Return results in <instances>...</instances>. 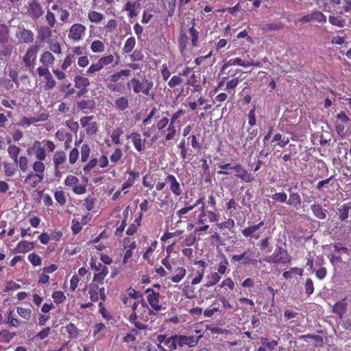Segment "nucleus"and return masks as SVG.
<instances>
[{
	"label": "nucleus",
	"instance_id": "cd10ccee",
	"mask_svg": "<svg viewBox=\"0 0 351 351\" xmlns=\"http://www.w3.org/2000/svg\"><path fill=\"white\" fill-rule=\"evenodd\" d=\"M126 173L129 175L128 178L125 181L121 186V190H125L132 186L135 181L138 179L140 173L138 171H134L131 169H128Z\"/></svg>",
	"mask_w": 351,
	"mask_h": 351
},
{
	"label": "nucleus",
	"instance_id": "7c9ffc66",
	"mask_svg": "<svg viewBox=\"0 0 351 351\" xmlns=\"http://www.w3.org/2000/svg\"><path fill=\"white\" fill-rule=\"evenodd\" d=\"M10 40V27L4 24H0V44L5 45L9 43Z\"/></svg>",
	"mask_w": 351,
	"mask_h": 351
},
{
	"label": "nucleus",
	"instance_id": "4c0bfd02",
	"mask_svg": "<svg viewBox=\"0 0 351 351\" xmlns=\"http://www.w3.org/2000/svg\"><path fill=\"white\" fill-rule=\"evenodd\" d=\"M114 107L121 111L126 110L129 107V99L127 96L119 97L114 100Z\"/></svg>",
	"mask_w": 351,
	"mask_h": 351
},
{
	"label": "nucleus",
	"instance_id": "a18cd8bd",
	"mask_svg": "<svg viewBox=\"0 0 351 351\" xmlns=\"http://www.w3.org/2000/svg\"><path fill=\"white\" fill-rule=\"evenodd\" d=\"M3 166L4 168V174L7 177L13 176L17 171V167L15 163L12 164L9 162L5 161L3 162Z\"/></svg>",
	"mask_w": 351,
	"mask_h": 351
},
{
	"label": "nucleus",
	"instance_id": "0e129e2a",
	"mask_svg": "<svg viewBox=\"0 0 351 351\" xmlns=\"http://www.w3.org/2000/svg\"><path fill=\"white\" fill-rule=\"evenodd\" d=\"M77 108L80 110L92 109L94 108V101L93 100H82L77 102Z\"/></svg>",
	"mask_w": 351,
	"mask_h": 351
},
{
	"label": "nucleus",
	"instance_id": "864d4df0",
	"mask_svg": "<svg viewBox=\"0 0 351 351\" xmlns=\"http://www.w3.org/2000/svg\"><path fill=\"white\" fill-rule=\"evenodd\" d=\"M21 148L16 145H10L8 147V153L13 161L16 160L21 152Z\"/></svg>",
	"mask_w": 351,
	"mask_h": 351
},
{
	"label": "nucleus",
	"instance_id": "473e14b6",
	"mask_svg": "<svg viewBox=\"0 0 351 351\" xmlns=\"http://www.w3.org/2000/svg\"><path fill=\"white\" fill-rule=\"evenodd\" d=\"M165 133V139L166 141L173 140L178 134L176 123L169 122L167 129L163 130L162 134Z\"/></svg>",
	"mask_w": 351,
	"mask_h": 351
},
{
	"label": "nucleus",
	"instance_id": "774afa93",
	"mask_svg": "<svg viewBox=\"0 0 351 351\" xmlns=\"http://www.w3.org/2000/svg\"><path fill=\"white\" fill-rule=\"evenodd\" d=\"M51 297L53 302L57 304L64 302L66 300V296L62 291H54L52 293Z\"/></svg>",
	"mask_w": 351,
	"mask_h": 351
},
{
	"label": "nucleus",
	"instance_id": "b1692460",
	"mask_svg": "<svg viewBox=\"0 0 351 351\" xmlns=\"http://www.w3.org/2000/svg\"><path fill=\"white\" fill-rule=\"evenodd\" d=\"M28 12L33 19H38L43 14L42 6L37 0H32L29 3Z\"/></svg>",
	"mask_w": 351,
	"mask_h": 351
},
{
	"label": "nucleus",
	"instance_id": "680f3d73",
	"mask_svg": "<svg viewBox=\"0 0 351 351\" xmlns=\"http://www.w3.org/2000/svg\"><path fill=\"white\" fill-rule=\"evenodd\" d=\"M66 330L71 339H75L78 337L79 330L73 323H69L66 326Z\"/></svg>",
	"mask_w": 351,
	"mask_h": 351
},
{
	"label": "nucleus",
	"instance_id": "13d9d810",
	"mask_svg": "<svg viewBox=\"0 0 351 351\" xmlns=\"http://www.w3.org/2000/svg\"><path fill=\"white\" fill-rule=\"evenodd\" d=\"M99 287L95 284H90L88 293L90 294V299L91 302H97L99 300L98 293Z\"/></svg>",
	"mask_w": 351,
	"mask_h": 351
},
{
	"label": "nucleus",
	"instance_id": "9b49d317",
	"mask_svg": "<svg viewBox=\"0 0 351 351\" xmlns=\"http://www.w3.org/2000/svg\"><path fill=\"white\" fill-rule=\"evenodd\" d=\"M64 185L68 187H71L73 192L77 195H82L86 191V185L79 184V179L73 175L66 176L64 180Z\"/></svg>",
	"mask_w": 351,
	"mask_h": 351
},
{
	"label": "nucleus",
	"instance_id": "ddd939ff",
	"mask_svg": "<svg viewBox=\"0 0 351 351\" xmlns=\"http://www.w3.org/2000/svg\"><path fill=\"white\" fill-rule=\"evenodd\" d=\"M93 119L94 116L90 115L82 117L80 120L81 126L86 129V134L90 136L96 134L98 130L97 123Z\"/></svg>",
	"mask_w": 351,
	"mask_h": 351
},
{
	"label": "nucleus",
	"instance_id": "49530a36",
	"mask_svg": "<svg viewBox=\"0 0 351 351\" xmlns=\"http://www.w3.org/2000/svg\"><path fill=\"white\" fill-rule=\"evenodd\" d=\"M189 42V37L186 35V30H184L183 29L180 31V36L178 38V44L180 51H184L187 47V44Z\"/></svg>",
	"mask_w": 351,
	"mask_h": 351
},
{
	"label": "nucleus",
	"instance_id": "5701e85b",
	"mask_svg": "<svg viewBox=\"0 0 351 351\" xmlns=\"http://www.w3.org/2000/svg\"><path fill=\"white\" fill-rule=\"evenodd\" d=\"M177 148L180 151V158L183 161L186 159L191 160L190 156H191L192 150L189 148V143L185 138L180 140L179 143L177 145Z\"/></svg>",
	"mask_w": 351,
	"mask_h": 351
},
{
	"label": "nucleus",
	"instance_id": "e433bc0d",
	"mask_svg": "<svg viewBox=\"0 0 351 351\" xmlns=\"http://www.w3.org/2000/svg\"><path fill=\"white\" fill-rule=\"evenodd\" d=\"M311 210L313 215L319 219H326L327 210L324 209L320 204H312L311 206Z\"/></svg>",
	"mask_w": 351,
	"mask_h": 351
},
{
	"label": "nucleus",
	"instance_id": "72a5a7b5",
	"mask_svg": "<svg viewBox=\"0 0 351 351\" xmlns=\"http://www.w3.org/2000/svg\"><path fill=\"white\" fill-rule=\"evenodd\" d=\"M55 60L53 55L48 51H44L40 58V62L45 66H52L55 62Z\"/></svg>",
	"mask_w": 351,
	"mask_h": 351
},
{
	"label": "nucleus",
	"instance_id": "ea45409f",
	"mask_svg": "<svg viewBox=\"0 0 351 351\" xmlns=\"http://www.w3.org/2000/svg\"><path fill=\"white\" fill-rule=\"evenodd\" d=\"M88 19L93 23H100L104 19V15L99 12L91 10L88 13Z\"/></svg>",
	"mask_w": 351,
	"mask_h": 351
},
{
	"label": "nucleus",
	"instance_id": "393cba45",
	"mask_svg": "<svg viewBox=\"0 0 351 351\" xmlns=\"http://www.w3.org/2000/svg\"><path fill=\"white\" fill-rule=\"evenodd\" d=\"M291 190V188H289L287 190L289 193V199H287V204L298 210L301 207V197L298 193L292 192Z\"/></svg>",
	"mask_w": 351,
	"mask_h": 351
},
{
	"label": "nucleus",
	"instance_id": "09e8293b",
	"mask_svg": "<svg viewBox=\"0 0 351 351\" xmlns=\"http://www.w3.org/2000/svg\"><path fill=\"white\" fill-rule=\"evenodd\" d=\"M206 278H207V282L204 286L206 287H210L214 286L216 284H217L221 280V276H220V275H219L218 273L213 272V273H211L210 274L208 275Z\"/></svg>",
	"mask_w": 351,
	"mask_h": 351
},
{
	"label": "nucleus",
	"instance_id": "39448f33",
	"mask_svg": "<svg viewBox=\"0 0 351 351\" xmlns=\"http://www.w3.org/2000/svg\"><path fill=\"white\" fill-rule=\"evenodd\" d=\"M335 118L336 121L335 125L336 132L341 137H345L350 133V120L343 111L337 113Z\"/></svg>",
	"mask_w": 351,
	"mask_h": 351
},
{
	"label": "nucleus",
	"instance_id": "a19ab883",
	"mask_svg": "<svg viewBox=\"0 0 351 351\" xmlns=\"http://www.w3.org/2000/svg\"><path fill=\"white\" fill-rule=\"evenodd\" d=\"M303 269L299 267H291L289 270L285 271L282 274L285 279L289 280L293 278L295 276H302Z\"/></svg>",
	"mask_w": 351,
	"mask_h": 351
},
{
	"label": "nucleus",
	"instance_id": "c03bdc74",
	"mask_svg": "<svg viewBox=\"0 0 351 351\" xmlns=\"http://www.w3.org/2000/svg\"><path fill=\"white\" fill-rule=\"evenodd\" d=\"M74 84L75 87L77 88H88L90 85L89 80L82 75H76L74 77Z\"/></svg>",
	"mask_w": 351,
	"mask_h": 351
},
{
	"label": "nucleus",
	"instance_id": "c9c22d12",
	"mask_svg": "<svg viewBox=\"0 0 351 351\" xmlns=\"http://www.w3.org/2000/svg\"><path fill=\"white\" fill-rule=\"evenodd\" d=\"M66 160V154L62 150L57 151L53 156V162L54 167H60L61 165L64 163Z\"/></svg>",
	"mask_w": 351,
	"mask_h": 351
},
{
	"label": "nucleus",
	"instance_id": "69168bd1",
	"mask_svg": "<svg viewBox=\"0 0 351 351\" xmlns=\"http://www.w3.org/2000/svg\"><path fill=\"white\" fill-rule=\"evenodd\" d=\"M271 198L274 202L287 204V195L284 191L276 193L271 195Z\"/></svg>",
	"mask_w": 351,
	"mask_h": 351
},
{
	"label": "nucleus",
	"instance_id": "de8ad7c7",
	"mask_svg": "<svg viewBox=\"0 0 351 351\" xmlns=\"http://www.w3.org/2000/svg\"><path fill=\"white\" fill-rule=\"evenodd\" d=\"M14 162L16 167L18 166L19 167L22 172L25 173L28 171V159L26 156H22L19 157Z\"/></svg>",
	"mask_w": 351,
	"mask_h": 351
},
{
	"label": "nucleus",
	"instance_id": "f257e3e1",
	"mask_svg": "<svg viewBox=\"0 0 351 351\" xmlns=\"http://www.w3.org/2000/svg\"><path fill=\"white\" fill-rule=\"evenodd\" d=\"M148 304L145 302L143 295H141V300L139 299L134 301L132 306L124 311L125 316L130 323L134 324L136 329H132V332L136 335L138 330H145L148 325L145 324L147 317L145 315Z\"/></svg>",
	"mask_w": 351,
	"mask_h": 351
},
{
	"label": "nucleus",
	"instance_id": "423d86ee",
	"mask_svg": "<svg viewBox=\"0 0 351 351\" xmlns=\"http://www.w3.org/2000/svg\"><path fill=\"white\" fill-rule=\"evenodd\" d=\"M157 348L160 351H174L177 349L176 335H159L156 337Z\"/></svg>",
	"mask_w": 351,
	"mask_h": 351
},
{
	"label": "nucleus",
	"instance_id": "bf43d9fd",
	"mask_svg": "<svg viewBox=\"0 0 351 351\" xmlns=\"http://www.w3.org/2000/svg\"><path fill=\"white\" fill-rule=\"evenodd\" d=\"M136 45V40L134 37H130L125 43L123 51L125 53H130L134 48Z\"/></svg>",
	"mask_w": 351,
	"mask_h": 351
},
{
	"label": "nucleus",
	"instance_id": "aec40b11",
	"mask_svg": "<svg viewBox=\"0 0 351 351\" xmlns=\"http://www.w3.org/2000/svg\"><path fill=\"white\" fill-rule=\"evenodd\" d=\"M265 224L264 221H260L258 224L250 226L241 230V233L245 238H251L258 239L261 237V234L257 231Z\"/></svg>",
	"mask_w": 351,
	"mask_h": 351
},
{
	"label": "nucleus",
	"instance_id": "58836bf2",
	"mask_svg": "<svg viewBox=\"0 0 351 351\" xmlns=\"http://www.w3.org/2000/svg\"><path fill=\"white\" fill-rule=\"evenodd\" d=\"M43 161V160H35L32 165V168L34 173H38L39 176H42L45 178V171L46 168Z\"/></svg>",
	"mask_w": 351,
	"mask_h": 351
},
{
	"label": "nucleus",
	"instance_id": "4be33fe9",
	"mask_svg": "<svg viewBox=\"0 0 351 351\" xmlns=\"http://www.w3.org/2000/svg\"><path fill=\"white\" fill-rule=\"evenodd\" d=\"M44 177L38 173L29 171L23 180V183L27 184L32 189L36 188L37 185L43 182Z\"/></svg>",
	"mask_w": 351,
	"mask_h": 351
},
{
	"label": "nucleus",
	"instance_id": "dca6fc26",
	"mask_svg": "<svg viewBox=\"0 0 351 351\" xmlns=\"http://www.w3.org/2000/svg\"><path fill=\"white\" fill-rule=\"evenodd\" d=\"M141 0H128L123 7L122 11H125L128 18L133 19L136 17L141 8Z\"/></svg>",
	"mask_w": 351,
	"mask_h": 351
},
{
	"label": "nucleus",
	"instance_id": "9d476101",
	"mask_svg": "<svg viewBox=\"0 0 351 351\" xmlns=\"http://www.w3.org/2000/svg\"><path fill=\"white\" fill-rule=\"evenodd\" d=\"M142 293L135 290L134 288H128L125 292L121 295V301L124 305L125 310L129 308L134 301L139 299L141 300Z\"/></svg>",
	"mask_w": 351,
	"mask_h": 351
},
{
	"label": "nucleus",
	"instance_id": "20e7f679",
	"mask_svg": "<svg viewBox=\"0 0 351 351\" xmlns=\"http://www.w3.org/2000/svg\"><path fill=\"white\" fill-rule=\"evenodd\" d=\"M291 260L292 258L287 250H285L281 246H278L271 255L267 256L265 258V261L269 263H279L282 265L290 264Z\"/></svg>",
	"mask_w": 351,
	"mask_h": 351
},
{
	"label": "nucleus",
	"instance_id": "5fc2aeb1",
	"mask_svg": "<svg viewBox=\"0 0 351 351\" xmlns=\"http://www.w3.org/2000/svg\"><path fill=\"white\" fill-rule=\"evenodd\" d=\"M225 287H227L230 291H233L234 289L235 284L231 278H226L224 279L217 287L215 288V291L217 292L219 291L218 288L221 289Z\"/></svg>",
	"mask_w": 351,
	"mask_h": 351
},
{
	"label": "nucleus",
	"instance_id": "4468645a",
	"mask_svg": "<svg viewBox=\"0 0 351 351\" xmlns=\"http://www.w3.org/2000/svg\"><path fill=\"white\" fill-rule=\"evenodd\" d=\"M167 185L169 186L170 191L175 197H180L182 194V189L180 182L176 176L171 173H167L165 178Z\"/></svg>",
	"mask_w": 351,
	"mask_h": 351
},
{
	"label": "nucleus",
	"instance_id": "7ed1b4c3",
	"mask_svg": "<svg viewBox=\"0 0 351 351\" xmlns=\"http://www.w3.org/2000/svg\"><path fill=\"white\" fill-rule=\"evenodd\" d=\"M56 147L54 143L50 140L35 141L33 145L28 148L27 152L33 151L36 160H45L47 158L46 152H53Z\"/></svg>",
	"mask_w": 351,
	"mask_h": 351
},
{
	"label": "nucleus",
	"instance_id": "79ce46f5",
	"mask_svg": "<svg viewBox=\"0 0 351 351\" xmlns=\"http://www.w3.org/2000/svg\"><path fill=\"white\" fill-rule=\"evenodd\" d=\"M131 74V71L129 69H123L115 73L110 75L108 77V80L110 82L109 83H115L119 80L122 76H128Z\"/></svg>",
	"mask_w": 351,
	"mask_h": 351
},
{
	"label": "nucleus",
	"instance_id": "8fccbe9b",
	"mask_svg": "<svg viewBox=\"0 0 351 351\" xmlns=\"http://www.w3.org/2000/svg\"><path fill=\"white\" fill-rule=\"evenodd\" d=\"M76 60L77 57H75L70 52L68 53L61 65L62 70L66 71L69 66L74 64Z\"/></svg>",
	"mask_w": 351,
	"mask_h": 351
},
{
	"label": "nucleus",
	"instance_id": "2eb2a0df",
	"mask_svg": "<svg viewBox=\"0 0 351 351\" xmlns=\"http://www.w3.org/2000/svg\"><path fill=\"white\" fill-rule=\"evenodd\" d=\"M241 66L243 67H247L250 66L261 67L262 66L261 62L259 60H243L240 58H234L228 60L224 64L223 68L225 69L227 66Z\"/></svg>",
	"mask_w": 351,
	"mask_h": 351
},
{
	"label": "nucleus",
	"instance_id": "37998d69",
	"mask_svg": "<svg viewBox=\"0 0 351 351\" xmlns=\"http://www.w3.org/2000/svg\"><path fill=\"white\" fill-rule=\"evenodd\" d=\"M90 50L93 53H103L105 51V43L100 40H95L90 44Z\"/></svg>",
	"mask_w": 351,
	"mask_h": 351
},
{
	"label": "nucleus",
	"instance_id": "f8f14e48",
	"mask_svg": "<svg viewBox=\"0 0 351 351\" xmlns=\"http://www.w3.org/2000/svg\"><path fill=\"white\" fill-rule=\"evenodd\" d=\"M177 340V346L180 348L187 346L188 348H193L196 346L199 339L202 337L199 335L195 337L193 335H176Z\"/></svg>",
	"mask_w": 351,
	"mask_h": 351
},
{
	"label": "nucleus",
	"instance_id": "2f4dec72",
	"mask_svg": "<svg viewBox=\"0 0 351 351\" xmlns=\"http://www.w3.org/2000/svg\"><path fill=\"white\" fill-rule=\"evenodd\" d=\"M173 275L169 278L175 283L180 282L185 276L186 270L184 267L178 266L174 268L173 271Z\"/></svg>",
	"mask_w": 351,
	"mask_h": 351
},
{
	"label": "nucleus",
	"instance_id": "f3484780",
	"mask_svg": "<svg viewBox=\"0 0 351 351\" xmlns=\"http://www.w3.org/2000/svg\"><path fill=\"white\" fill-rule=\"evenodd\" d=\"M16 37L19 43L29 44L33 42L34 34L32 30L19 27L16 32Z\"/></svg>",
	"mask_w": 351,
	"mask_h": 351
},
{
	"label": "nucleus",
	"instance_id": "052dcab7",
	"mask_svg": "<svg viewBox=\"0 0 351 351\" xmlns=\"http://www.w3.org/2000/svg\"><path fill=\"white\" fill-rule=\"evenodd\" d=\"M123 134V130L121 128H115L111 134V139L112 141L116 144L119 145L121 144V140L120 137Z\"/></svg>",
	"mask_w": 351,
	"mask_h": 351
},
{
	"label": "nucleus",
	"instance_id": "3c124183",
	"mask_svg": "<svg viewBox=\"0 0 351 351\" xmlns=\"http://www.w3.org/2000/svg\"><path fill=\"white\" fill-rule=\"evenodd\" d=\"M90 267H91V269L95 272L108 273V267L106 265H103L101 263L98 262V261H97L95 260V261L94 260H91Z\"/></svg>",
	"mask_w": 351,
	"mask_h": 351
},
{
	"label": "nucleus",
	"instance_id": "0eeeda50",
	"mask_svg": "<svg viewBox=\"0 0 351 351\" xmlns=\"http://www.w3.org/2000/svg\"><path fill=\"white\" fill-rule=\"evenodd\" d=\"M39 49L40 47L37 44L30 45L22 58L24 65L29 71L34 69Z\"/></svg>",
	"mask_w": 351,
	"mask_h": 351
},
{
	"label": "nucleus",
	"instance_id": "e2e57ef3",
	"mask_svg": "<svg viewBox=\"0 0 351 351\" xmlns=\"http://www.w3.org/2000/svg\"><path fill=\"white\" fill-rule=\"evenodd\" d=\"M351 208V206L350 204H344L342 205L341 208L339 209V219L341 221H344L348 217L349 210Z\"/></svg>",
	"mask_w": 351,
	"mask_h": 351
},
{
	"label": "nucleus",
	"instance_id": "1a4fd4ad",
	"mask_svg": "<svg viewBox=\"0 0 351 351\" xmlns=\"http://www.w3.org/2000/svg\"><path fill=\"white\" fill-rule=\"evenodd\" d=\"M145 293L147 294V299L149 304L151 306V308L148 307L147 314L149 315H152L154 314V311H159L162 309V306L160 303L159 298H160V293L158 291H155L152 288H147L145 290Z\"/></svg>",
	"mask_w": 351,
	"mask_h": 351
},
{
	"label": "nucleus",
	"instance_id": "bb28decb",
	"mask_svg": "<svg viewBox=\"0 0 351 351\" xmlns=\"http://www.w3.org/2000/svg\"><path fill=\"white\" fill-rule=\"evenodd\" d=\"M189 22L191 27L188 29V33L191 40V45L193 47H196L198 45L199 32L195 28V19H192Z\"/></svg>",
	"mask_w": 351,
	"mask_h": 351
},
{
	"label": "nucleus",
	"instance_id": "c756f323",
	"mask_svg": "<svg viewBox=\"0 0 351 351\" xmlns=\"http://www.w3.org/2000/svg\"><path fill=\"white\" fill-rule=\"evenodd\" d=\"M35 247L34 242L21 241L14 248V252L25 254Z\"/></svg>",
	"mask_w": 351,
	"mask_h": 351
},
{
	"label": "nucleus",
	"instance_id": "412c9836",
	"mask_svg": "<svg viewBox=\"0 0 351 351\" xmlns=\"http://www.w3.org/2000/svg\"><path fill=\"white\" fill-rule=\"evenodd\" d=\"M127 138L132 140L134 148L137 152H141L145 150V139H143L139 133L135 132H132Z\"/></svg>",
	"mask_w": 351,
	"mask_h": 351
},
{
	"label": "nucleus",
	"instance_id": "c85d7f7f",
	"mask_svg": "<svg viewBox=\"0 0 351 351\" xmlns=\"http://www.w3.org/2000/svg\"><path fill=\"white\" fill-rule=\"evenodd\" d=\"M194 264L198 265L199 269L196 272L195 277L191 280V285H197L201 282L204 275L206 267V263L202 260L195 261Z\"/></svg>",
	"mask_w": 351,
	"mask_h": 351
},
{
	"label": "nucleus",
	"instance_id": "603ef678",
	"mask_svg": "<svg viewBox=\"0 0 351 351\" xmlns=\"http://www.w3.org/2000/svg\"><path fill=\"white\" fill-rule=\"evenodd\" d=\"M202 167L204 172L203 175L204 176V180L206 183H210L211 182V176L209 165L206 159H202Z\"/></svg>",
	"mask_w": 351,
	"mask_h": 351
},
{
	"label": "nucleus",
	"instance_id": "6e6552de",
	"mask_svg": "<svg viewBox=\"0 0 351 351\" xmlns=\"http://www.w3.org/2000/svg\"><path fill=\"white\" fill-rule=\"evenodd\" d=\"M86 27L82 23H73L68 30V38L73 43H80L85 37Z\"/></svg>",
	"mask_w": 351,
	"mask_h": 351
},
{
	"label": "nucleus",
	"instance_id": "a878e982",
	"mask_svg": "<svg viewBox=\"0 0 351 351\" xmlns=\"http://www.w3.org/2000/svg\"><path fill=\"white\" fill-rule=\"evenodd\" d=\"M347 298L341 299L336 302L332 306V312L336 314L340 319H342L345 314L348 306L346 302Z\"/></svg>",
	"mask_w": 351,
	"mask_h": 351
},
{
	"label": "nucleus",
	"instance_id": "4d7b16f0",
	"mask_svg": "<svg viewBox=\"0 0 351 351\" xmlns=\"http://www.w3.org/2000/svg\"><path fill=\"white\" fill-rule=\"evenodd\" d=\"M272 141H277V145L283 147L289 143V139L288 137L282 136L281 134L277 133L274 136Z\"/></svg>",
	"mask_w": 351,
	"mask_h": 351
},
{
	"label": "nucleus",
	"instance_id": "6e6d98bb",
	"mask_svg": "<svg viewBox=\"0 0 351 351\" xmlns=\"http://www.w3.org/2000/svg\"><path fill=\"white\" fill-rule=\"evenodd\" d=\"M3 47L0 50V56L8 58L10 57L14 49V45L12 43H8L5 45H2Z\"/></svg>",
	"mask_w": 351,
	"mask_h": 351
},
{
	"label": "nucleus",
	"instance_id": "a211bd4d",
	"mask_svg": "<svg viewBox=\"0 0 351 351\" xmlns=\"http://www.w3.org/2000/svg\"><path fill=\"white\" fill-rule=\"evenodd\" d=\"M232 170L236 173V177L245 182H252L254 179V176L239 163L233 165Z\"/></svg>",
	"mask_w": 351,
	"mask_h": 351
},
{
	"label": "nucleus",
	"instance_id": "338daca9",
	"mask_svg": "<svg viewBox=\"0 0 351 351\" xmlns=\"http://www.w3.org/2000/svg\"><path fill=\"white\" fill-rule=\"evenodd\" d=\"M15 332H11L7 330H3L0 332V341L4 343H8L14 337Z\"/></svg>",
	"mask_w": 351,
	"mask_h": 351
},
{
	"label": "nucleus",
	"instance_id": "f704fd0d",
	"mask_svg": "<svg viewBox=\"0 0 351 351\" xmlns=\"http://www.w3.org/2000/svg\"><path fill=\"white\" fill-rule=\"evenodd\" d=\"M51 27L48 26H41L38 29V38L40 41H45L52 36Z\"/></svg>",
	"mask_w": 351,
	"mask_h": 351
},
{
	"label": "nucleus",
	"instance_id": "6ab92c4d",
	"mask_svg": "<svg viewBox=\"0 0 351 351\" xmlns=\"http://www.w3.org/2000/svg\"><path fill=\"white\" fill-rule=\"evenodd\" d=\"M311 21L324 23L326 22V16L322 12L314 10L311 13L303 16L300 19V22L302 23H309Z\"/></svg>",
	"mask_w": 351,
	"mask_h": 351
},
{
	"label": "nucleus",
	"instance_id": "f03ea898",
	"mask_svg": "<svg viewBox=\"0 0 351 351\" xmlns=\"http://www.w3.org/2000/svg\"><path fill=\"white\" fill-rule=\"evenodd\" d=\"M127 86L129 89L132 88L133 92L136 94L142 93L152 99L154 98L155 93L152 90L154 82L152 80L144 79L141 81L138 78L133 77L128 82Z\"/></svg>",
	"mask_w": 351,
	"mask_h": 351
}]
</instances>
